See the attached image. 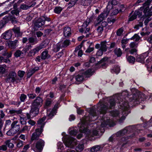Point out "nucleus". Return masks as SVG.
<instances>
[{"instance_id":"obj_1","label":"nucleus","mask_w":152,"mask_h":152,"mask_svg":"<svg viewBox=\"0 0 152 152\" xmlns=\"http://www.w3.org/2000/svg\"><path fill=\"white\" fill-rule=\"evenodd\" d=\"M122 96H120L118 97H116L115 98H113V97H107L105 98L103 102H101L100 101L98 103V110L100 114H105L107 111V110L108 109H111L113 107L115 104V100L117 99L118 100L117 102H119L121 107L122 110H124V112L123 113V115L119 119V122L120 123H122L125 118L126 116L127 115L128 113L126 112L128 109L130 107L131 105L130 104H132V105H133L138 104L140 101L145 100V95L141 92H136L133 95H132V98H130L129 99L130 103H128L126 101L129 99V97L126 96L125 97V100L123 102V100H120L119 101V99H121L122 98Z\"/></svg>"},{"instance_id":"obj_2","label":"nucleus","mask_w":152,"mask_h":152,"mask_svg":"<svg viewBox=\"0 0 152 152\" xmlns=\"http://www.w3.org/2000/svg\"><path fill=\"white\" fill-rule=\"evenodd\" d=\"M96 115L94 110L92 109H91L90 111L89 116L83 118L81 120V123L78 124V126L79 128V131L81 132L84 133L86 137H87L88 139L89 140H91V139L90 138L91 137L97 135L98 131L94 130L91 133L90 130L87 129L86 126L88 124V121L96 119L97 117L95 118H94V117Z\"/></svg>"},{"instance_id":"obj_3","label":"nucleus","mask_w":152,"mask_h":152,"mask_svg":"<svg viewBox=\"0 0 152 152\" xmlns=\"http://www.w3.org/2000/svg\"><path fill=\"white\" fill-rule=\"evenodd\" d=\"M142 125H138L137 126H132L126 127L123 129L117 132L116 133V135L117 137H120L124 135L128 131L137 132V133H134V135L131 137H133L135 135L137 134L138 133V130H139L140 131L142 128Z\"/></svg>"},{"instance_id":"obj_4","label":"nucleus","mask_w":152,"mask_h":152,"mask_svg":"<svg viewBox=\"0 0 152 152\" xmlns=\"http://www.w3.org/2000/svg\"><path fill=\"white\" fill-rule=\"evenodd\" d=\"M43 100L39 96H37L32 103L31 113H34L33 116H36L38 113L39 108L42 105Z\"/></svg>"},{"instance_id":"obj_5","label":"nucleus","mask_w":152,"mask_h":152,"mask_svg":"<svg viewBox=\"0 0 152 152\" xmlns=\"http://www.w3.org/2000/svg\"><path fill=\"white\" fill-rule=\"evenodd\" d=\"M18 121H14L11 125V128L7 133L9 136H12L15 134L20 129V125Z\"/></svg>"},{"instance_id":"obj_6","label":"nucleus","mask_w":152,"mask_h":152,"mask_svg":"<svg viewBox=\"0 0 152 152\" xmlns=\"http://www.w3.org/2000/svg\"><path fill=\"white\" fill-rule=\"evenodd\" d=\"M44 144L45 142L43 140L39 139L35 144L32 145L31 149L35 152H40L42 150Z\"/></svg>"},{"instance_id":"obj_7","label":"nucleus","mask_w":152,"mask_h":152,"mask_svg":"<svg viewBox=\"0 0 152 152\" xmlns=\"http://www.w3.org/2000/svg\"><path fill=\"white\" fill-rule=\"evenodd\" d=\"M65 145L68 147L73 148L76 144L77 141L74 138L71 137H66L63 140Z\"/></svg>"},{"instance_id":"obj_8","label":"nucleus","mask_w":152,"mask_h":152,"mask_svg":"<svg viewBox=\"0 0 152 152\" xmlns=\"http://www.w3.org/2000/svg\"><path fill=\"white\" fill-rule=\"evenodd\" d=\"M47 44L45 41L42 42L39 45L36 47L35 48L31 50L28 53V56L29 57H32L38 52L39 50L42 48H45Z\"/></svg>"},{"instance_id":"obj_9","label":"nucleus","mask_w":152,"mask_h":152,"mask_svg":"<svg viewBox=\"0 0 152 152\" xmlns=\"http://www.w3.org/2000/svg\"><path fill=\"white\" fill-rule=\"evenodd\" d=\"M101 121V126L102 127L106 126L107 125H108L110 126H112L115 125V122L112 120H110V118L109 117L102 118Z\"/></svg>"},{"instance_id":"obj_10","label":"nucleus","mask_w":152,"mask_h":152,"mask_svg":"<svg viewBox=\"0 0 152 152\" xmlns=\"http://www.w3.org/2000/svg\"><path fill=\"white\" fill-rule=\"evenodd\" d=\"M16 77L15 71H10L5 79V81L7 83H13L16 80Z\"/></svg>"},{"instance_id":"obj_11","label":"nucleus","mask_w":152,"mask_h":152,"mask_svg":"<svg viewBox=\"0 0 152 152\" xmlns=\"http://www.w3.org/2000/svg\"><path fill=\"white\" fill-rule=\"evenodd\" d=\"M108 45L106 41H104L102 42L100 44H96L95 48L97 49L99 48L102 51L105 52L108 48Z\"/></svg>"},{"instance_id":"obj_12","label":"nucleus","mask_w":152,"mask_h":152,"mask_svg":"<svg viewBox=\"0 0 152 152\" xmlns=\"http://www.w3.org/2000/svg\"><path fill=\"white\" fill-rule=\"evenodd\" d=\"M42 130H40L39 128L37 129L35 132L33 133L31 137V140L32 141L34 140H39V137L42 132Z\"/></svg>"},{"instance_id":"obj_13","label":"nucleus","mask_w":152,"mask_h":152,"mask_svg":"<svg viewBox=\"0 0 152 152\" xmlns=\"http://www.w3.org/2000/svg\"><path fill=\"white\" fill-rule=\"evenodd\" d=\"M108 13L106 12H104L101 14L98 17L97 20L94 22V24L95 26H96L98 24L102 21L104 18L107 17Z\"/></svg>"},{"instance_id":"obj_14","label":"nucleus","mask_w":152,"mask_h":152,"mask_svg":"<svg viewBox=\"0 0 152 152\" xmlns=\"http://www.w3.org/2000/svg\"><path fill=\"white\" fill-rule=\"evenodd\" d=\"M58 107V104H56L54 106L53 108L51 111L48 110L47 111V114L49 118H51L56 113V110Z\"/></svg>"},{"instance_id":"obj_15","label":"nucleus","mask_w":152,"mask_h":152,"mask_svg":"<svg viewBox=\"0 0 152 152\" xmlns=\"http://www.w3.org/2000/svg\"><path fill=\"white\" fill-rule=\"evenodd\" d=\"M45 24V21L42 18H39L35 22V26L39 28L42 27Z\"/></svg>"},{"instance_id":"obj_16","label":"nucleus","mask_w":152,"mask_h":152,"mask_svg":"<svg viewBox=\"0 0 152 152\" xmlns=\"http://www.w3.org/2000/svg\"><path fill=\"white\" fill-rule=\"evenodd\" d=\"M45 116H44L42 118L39 119L37 121V126L39 127L40 130L42 131V128L45 126L44 121L46 119Z\"/></svg>"},{"instance_id":"obj_17","label":"nucleus","mask_w":152,"mask_h":152,"mask_svg":"<svg viewBox=\"0 0 152 152\" xmlns=\"http://www.w3.org/2000/svg\"><path fill=\"white\" fill-rule=\"evenodd\" d=\"M147 55V53H145L138 56L137 57L136 61L142 63H144V60Z\"/></svg>"},{"instance_id":"obj_18","label":"nucleus","mask_w":152,"mask_h":152,"mask_svg":"<svg viewBox=\"0 0 152 152\" xmlns=\"http://www.w3.org/2000/svg\"><path fill=\"white\" fill-rule=\"evenodd\" d=\"M142 14V12H140L138 10H136L134 14L129 18V21H131L135 19L137 15L139 16H141Z\"/></svg>"},{"instance_id":"obj_19","label":"nucleus","mask_w":152,"mask_h":152,"mask_svg":"<svg viewBox=\"0 0 152 152\" xmlns=\"http://www.w3.org/2000/svg\"><path fill=\"white\" fill-rule=\"evenodd\" d=\"M90 22V19L87 18L83 23L82 27L79 29V31L81 32H83V31L85 30V29L87 27Z\"/></svg>"},{"instance_id":"obj_20","label":"nucleus","mask_w":152,"mask_h":152,"mask_svg":"<svg viewBox=\"0 0 152 152\" xmlns=\"http://www.w3.org/2000/svg\"><path fill=\"white\" fill-rule=\"evenodd\" d=\"M12 36V32L11 31H8L3 33L2 35V37L5 39H10Z\"/></svg>"},{"instance_id":"obj_21","label":"nucleus","mask_w":152,"mask_h":152,"mask_svg":"<svg viewBox=\"0 0 152 152\" xmlns=\"http://www.w3.org/2000/svg\"><path fill=\"white\" fill-rule=\"evenodd\" d=\"M70 28L69 27H65L64 29V34L65 37H68L71 34Z\"/></svg>"},{"instance_id":"obj_22","label":"nucleus","mask_w":152,"mask_h":152,"mask_svg":"<svg viewBox=\"0 0 152 152\" xmlns=\"http://www.w3.org/2000/svg\"><path fill=\"white\" fill-rule=\"evenodd\" d=\"M22 110L20 109L18 110H15L14 109H12L9 111L10 114L12 115H16L19 114H21L22 113Z\"/></svg>"},{"instance_id":"obj_23","label":"nucleus","mask_w":152,"mask_h":152,"mask_svg":"<svg viewBox=\"0 0 152 152\" xmlns=\"http://www.w3.org/2000/svg\"><path fill=\"white\" fill-rule=\"evenodd\" d=\"M75 79L78 82L82 81L84 78V74L83 73H80L75 76Z\"/></svg>"},{"instance_id":"obj_24","label":"nucleus","mask_w":152,"mask_h":152,"mask_svg":"<svg viewBox=\"0 0 152 152\" xmlns=\"http://www.w3.org/2000/svg\"><path fill=\"white\" fill-rule=\"evenodd\" d=\"M50 57V55L48 54V51L45 50L42 53L41 58L42 59H45L48 58Z\"/></svg>"},{"instance_id":"obj_25","label":"nucleus","mask_w":152,"mask_h":152,"mask_svg":"<svg viewBox=\"0 0 152 152\" xmlns=\"http://www.w3.org/2000/svg\"><path fill=\"white\" fill-rule=\"evenodd\" d=\"M52 100L49 98L47 99L45 102V104L44 105V107L45 108L47 109L50 107L51 103Z\"/></svg>"},{"instance_id":"obj_26","label":"nucleus","mask_w":152,"mask_h":152,"mask_svg":"<svg viewBox=\"0 0 152 152\" xmlns=\"http://www.w3.org/2000/svg\"><path fill=\"white\" fill-rule=\"evenodd\" d=\"M70 43V40L68 39H66L63 42H60V46L61 48L66 47L68 46Z\"/></svg>"},{"instance_id":"obj_27","label":"nucleus","mask_w":152,"mask_h":152,"mask_svg":"<svg viewBox=\"0 0 152 152\" xmlns=\"http://www.w3.org/2000/svg\"><path fill=\"white\" fill-rule=\"evenodd\" d=\"M28 42L32 45H34L38 42L37 39L36 37H30L28 39Z\"/></svg>"},{"instance_id":"obj_28","label":"nucleus","mask_w":152,"mask_h":152,"mask_svg":"<svg viewBox=\"0 0 152 152\" xmlns=\"http://www.w3.org/2000/svg\"><path fill=\"white\" fill-rule=\"evenodd\" d=\"M111 115L113 117H116L118 119L120 118V114L118 111H113L110 112Z\"/></svg>"},{"instance_id":"obj_29","label":"nucleus","mask_w":152,"mask_h":152,"mask_svg":"<svg viewBox=\"0 0 152 152\" xmlns=\"http://www.w3.org/2000/svg\"><path fill=\"white\" fill-rule=\"evenodd\" d=\"M12 30L15 33L17 36H20L21 35V34L20 32L19 27H17L16 26H15L12 29Z\"/></svg>"},{"instance_id":"obj_30","label":"nucleus","mask_w":152,"mask_h":152,"mask_svg":"<svg viewBox=\"0 0 152 152\" xmlns=\"http://www.w3.org/2000/svg\"><path fill=\"white\" fill-rule=\"evenodd\" d=\"M120 71V67L118 65H115L113 69H111V72L112 73H115L117 74Z\"/></svg>"},{"instance_id":"obj_31","label":"nucleus","mask_w":152,"mask_h":152,"mask_svg":"<svg viewBox=\"0 0 152 152\" xmlns=\"http://www.w3.org/2000/svg\"><path fill=\"white\" fill-rule=\"evenodd\" d=\"M1 55L4 56H6L7 58H9L11 57L12 56V53L10 52L9 53L7 52L6 50H3L1 53Z\"/></svg>"},{"instance_id":"obj_32","label":"nucleus","mask_w":152,"mask_h":152,"mask_svg":"<svg viewBox=\"0 0 152 152\" xmlns=\"http://www.w3.org/2000/svg\"><path fill=\"white\" fill-rule=\"evenodd\" d=\"M84 144L80 143L78 145L76 148V150L78 151H81L84 149Z\"/></svg>"},{"instance_id":"obj_33","label":"nucleus","mask_w":152,"mask_h":152,"mask_svg":"<svg viewBox=\"0 0 152 152\" xmlns=\"http://www.w3.org/2000/svg\"><path fill=\"white\" fill-rule=\"evenodd\" d=\"M101 148V146L99 145H96L93 146L91 148V152H97L99 151Z\"/></svg>"},{"instance_id":"obj_34","label":"nucleus","mask_w":152,"mask_h":152,"mask_svg":"<svg viewBox=\"0 0 152 152\" xmlns=\"http://www.w3.org/2000/svg\"><path fill=\"white\" fill-rule=\"evenodd\" d=\"M145 3L143 4V7H141V9H142L143 8V9H144L143 11V12L144 14L145 15L146 13L148 12V10L149 9V5L150 4H145Z\"/></svg>"},{"instance_id":"obj_35","label":"nucleus","mask_w":152,"mask_h":152,"mask_svg":"<svg viewBox=\"0 0 152 152\" xmlns=\"http://www.w3.org/2000/svg\"><path fill=\"white\" fill-rule=\"evenodd\" d=\"M115 53L118 57H120L122 55V53L120 48H116L114 50Z\"/></svg>"},{"instance_id":"obj_36","label":"nucleus","mask_w":152,"mask_h":152,"mask_svg":"<svg viewBox=\"0 0 152 152\" xmlns=\"http://www.w3.org/2000/svg\"><path fill=\"white\" fill-rule=\"evenodd\" d=\"M92 1V0H82L81 3L84 6H88Z\"/></svg>"},{"instance_id":"obj_37","label":"nucleus","mask_w":152,"mask_h":152,"mask_svg":"<svg viewBox=\"0 0 152 152\" xmlns=\"http://www.w3.org/2000/svg\"><path fill=\"white\" fill-rule=\"evenodd\" d=\"M63 9L60 7H56L54 10V12L56 14H60Z\"/></svg>"},{"instance_id":"obj_38","label":"nucleus","mask_w":152,"mask_h":152,"mask_svg":"<svg viewBox=\"0 0 152 152\" xmlns=\"http://www.w3.org/2000/svg\"><path fill=\"white\" fill-rule=\"evenodd\" d=\"M20 8L23 10H26L30 8V7L28 5L23 3L20 5Z\"/></svg>"},{"instance_id":"obj_39","label":"nucleus","mask_w":152,"mask_h":152,"mask_svg":"<svg viewBox=\"0 0 152 152\" xmlns=\"http://www.w3.org/2000/svg\"><path fill=\"white\" fill-rule=\"evenodd\" d=\"M84 74V76H85L86 77H88L92 75V72L91 70L89 69L86 70Z\"/></svg>"},{"instance_id":"obj_40","label":"nucleus","mask_w":152,"mask_h":152,"mask_svg":"<svg viewBox=\"0 0 152 152\" xmlns=\"http://www.w3.org/2000/svg\"><path fill=\"white\" fill-rule=\"evenodd\" d=\"M26 120L25 117L20 116V121L21 124H26Z\"/></svg>"},{"instance_id":"obj_41","label":"nucleus","mask_w":152,"mask_h":152,"mask_svg":"<svg viewBox=\"0 0 152 152\" xmlns=\"http://www.w3.org/2000/svg\"><path fill=\"white\" fill-rule=\"evenodd\" d=\"M5 144L7 145L10 148H12L14 146L13 144L11 143L10 140H8L5 142Z\"/></svg>"},{"instance_id":"obj_42","label":"nucleus","mask_w":152,"mask_h":152,"mask_svg":"<svg viewBox=\"0 0 152 152\" xmlns=\"http://www.w3.org/2000/svg\"><path fill=\"white\" fill-rule=\"evenodd\" d=\"M140 39V36L137 34H135L132 37L130 38L131 40L135 39V41L137 42Z\"/></svg>"},{"instance_id":"obj_43","label":"nucleus","mask_w":152,"mask_h":152,"mask_svg":"<svg viewBox=\"0 0 152 152\" xmlns=\"http://www.w3.org/2000/svg\"><path fill=\"white\" fill-rule=\"evenodd\" d=\"M6 67V66L4 64L0 66V73L2 74L4 73Z\"/></svg>"},{"instance_id":"obj_44","label":"nucleus","mask_w":152,"mask_h":152,"mask_svg":"<svg viewBox=\"0 0 152 152\" xmlns=\"http://www.w3.org/2000/svg\"><path fill=\"white\" fill-rule=\"evenodd\" d=\"M78 0H71L69 4V7H71L74 6Z\"/></svg>"},{"instance_id":"obj_45","label":"nucleus","mask_w":152,"mask_h":152,"mask_svg":"<svg viewBox=\"0 0 152 152\" xmlns=\"http://www.w3.org/2000/svg\"><path fill=\"white\" fill-rule=\"evenodd\" d=\"M103 28L100 26H99L96 29L97 32L98 33V35H100L103 31Z\"/></svg>"},{"instance_id":"obj_46","label":"nucleus","mask_w":152,"mask_h":152,"mask_svg":"<svg viewBox=\"0 0 152 152\" xmlns=\"http://www.w3.org/2000/svg\"><path fill=\"white\" fill-rule=\"evenodd\" d=\"M118 2L116 1V0H113L112 1H111L109 4L107 6V8H109V7L111 6V5H112V7L113 5H116L118 3Z\"/></svg>"},{"instance_id":"obj_47","label":"nucleus","mask_w":152,"mask_h":152,"mask_svg":"<svg viewBox=\"0 0 152 152\" xmlns=\"http://www.w3.org/2000/svg\"><path fill=\"white\" fill-rule=\"evenodd\" d=\"M127 59L128 61L129 62V63L133 64L134 63L135 61V58L132 56L129 57L127 58Z\"/></svg>"},{"instance_id":"obj_48","label":"nucleus","mask_w":152,"mask_h":152,"mask_svg":"<svg viewBox=\"0 0 152 152\" xmlns=\"http://www.w3.org/2000/svg\"><path fill=\"white\" fill-rule=\"evenodd\" d=\"M34 72V71L33 69H29L27 73V77L28 78L30 77Z\"/></svg>"},{"instance_id":"obj_49","label":"nucleus","mask_w":152,"mask_h":152,"mask_svg":"<svg viewBox=\"0 0 152 152\" xmlns=\"http://www.w3.org/2000/svg\"><path fill=\"white\" fill-rule=\"evenodd\" d=\"M18 43V41L15 40L10 42V45L12 48H15L17 46V44Z\"/></svg>"},{"instance_id":"obj_50","label":"nucleus","mask_w":152,"mask_h":152,"mask_svg":"<svg viewBox=\"0 0 152 152\" xmlns=\"http://www.w3.org/2000/svg\"><path fill=\"white\" fill-rule=\"evenodd\" d=\"M27 98V96L24 94H21L20 97V99L21 102H24Z\"/></svg>"},{"instance_id":"obj_51","label":"nucleus","mask_w":152,"mask_h":152,"mask_svg":"<svg viewBox=\"0 0 152 152\" xmlns=\"http://www.w3.org/2000/svg\"><path fill=\"white\" fill-rule=\"evenodd\" d=\"M60 43L58 44L57 45H56L54 47L53 49V51L55 52H57L59 51L60 48H61L60 46Z\"/></svg>"},{"instance_id":"obj_52","label":"nucleus","mask_w":152,"mask_h":152,"mask_svg":"<svg viewBox=\"0 0 152 152\" xmlns=\"http://www.w3.org/2000/svg\"><path fill=\"white\" fill-rule=\"evenodd\" d=\"M20 11L18 9L15 10H13L11 12V13L12 15H18L19 14Z\"/></svg>"},{"instance_id":"obj_53","label":"nucleus","mask_w":152,"mask_h":152,"mask_svg":"<svg viewBox=\"0 0 152 152\" xmlns=\"http://www.w3.org/2000/svg\"><path fill=\"white\" fill-rule=\"evenodd\" d=\"M123 32V29L122 28H119L116 32V34L118 36H121Z\"/></svg>"},{"instance_id":"obj_54","label":"nucleus","mask_w":152,"mask_h":152,"mask_svg":"<svg viewBox=\"0 0 152 152\" xmlns=\"http://www.w3.org/2000/svg\"><path fill=\"white\" fill-rule=\"evenodd\" d=\"M27 95L28 98L30 99H33L35 98L36 96V94L34 93L28 94Z\"/></svg>"},{"instance_id":"obj_55","label":"nucleus","mask_w":152,"mask_h":152,"mask_svg":"<svg viewBox=\"0 0 152 152\" xmlns=\"http://www.w3.org/2000/svg\"><path fill=\"white\" fill-rule=\"evenodd\" d=\"M23 53L20 50H17L15 53L14 55L17 57H18L20 56Z\"/></svg>"},{"instance_id":"obj_56","label":"nucleus","mask_w":152,"mask_h":152,"mask_svg":"<svg viewBox=\"0 0 152 152\" xmlns=\"http://www.w3.org/2000/svg\"><path fill=\"white\" fill-rule=\"evenodd\" d=\"M25 73V72L24 71L19 70L18 72V76L21 78L23 77Z\"/></svg>"},{"instance_id":"obj_57","label":"nucleus","mask_w":152,"mask_h":152,"mask_svg":"<svg viewBox=\"0 0 152 152\" xmlns=\"http://www.w3.org/2000/svg\"><path fill=\"white\" fill-rule=\"evenodd\" d=\"M94 50V47H91L90 45L87 49L85 51V52L86 53H90Z\"/></svg>"},{"instance_id":"obj_58","label":"nucleus","mask_w":152,"mask_h":152,"mask_svg":"<svg viewBox=\"0 0 152 152\" xmlns=\"http://www.w3.org/2000/svg\"><path fill=\"white\" fill-rule=\"evenodd\" d=\"M145 126H147L148 127L152 126V117L150 119L149 121L144 125Z\"/></svg>"},{"instance_id":"obj_59","label":"nucleus","mask_w":152,"mask_h":152,"mask_svg":"<svg viewBox=\"0 0 152 152\" xmlns=\"http://www.w3.org/2000/svg\"><path fill=\"white\" fill-rule=\"evenodd\" d=\"M137 43L134 42H132L130 43L129 46L132 48H135L137 47Z\"/></svg>"},{"instance_id":"obj_60","label":"nucleus","mask_w":152,"mask_h":152,"mask_svg":"<svg viewBox=\"0 0 152 152\" xmlns=\"http://www.w3.org/2000/svg\"><path fill=\"white\" fill-rule=\"evenodd\" d=\"M30 128V127H29V126H25L21 130L20 132H22L25 131H28Z\"/></svg>"},{"instance_id":"obj_61","label":"nucleus","mask_w":152,"mask_h":152,"mask_svg":"<svg viewBox=\"0 0 152 152\" xmlns=\"http://www.w3.org/2000/svg\"><path fill=\"white\" fill-rule=\"evenodd\" d=\"M104 52L102 51L101 50L99 49L97 51L96 53V55L98 56H101L102 55Z\"/></svg>"},{"instance_id":"obj_62","label":"nucleus","mask_w":152,"mask_h":152,"mask_svg":"<svg viewBox=\"0 0 152 152\" xmlns=\"http://www.w3.org/2000/svg\"><path fill=\"white\" fill-rule=\"evenodd\" d=\"M77 131L75 129L71 130L69 132V134L72 135H75L76 134Z\"/></svg>"},{"instance_id":"obj_63","label":"nucleus","mask_w":152,"mask_h":152,"mask_svg":"<svg viewBox=\"0 0 152 152\" xmlns=\"http://www.w3.org/2000/svg\"><path fill=\"white\" fill-rule=\"evenodd\" d=\"M147 41L150 44H152V34L148 37L147 39Z\"/></svg>"},{"instance_id":"obj_64","label":"nucleus","mask_w":152,"mask_h":152,"mask_svg":"<svg viewBox=\"0 0 152 152\" xmlns=\"http://www.w3.org/2000/svg\"><path fill=\"white\" fill-rule=\"evenodd\" d=\"M6 24L5 21L1 20L0 22V28H2Z\"/></svg>"}]
</instances>
